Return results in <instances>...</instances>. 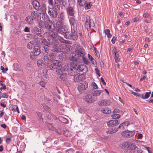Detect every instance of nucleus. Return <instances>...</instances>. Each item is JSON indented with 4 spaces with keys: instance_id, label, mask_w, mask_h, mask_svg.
<instances>
[{
    "instance_id": "nucleus-1",
    "label": "nucleus",
    "mask_w": 153,
    "mask_h": 153,
    "mask_svg": "<svg viewBox=\"0 0 153 153\" xmlns=\"http://www.w3.org/2000/svg\"><path fill=\"white\" fill-rule=\"evenodd\" d=\"M44 25L45 28L49 31L48 34V39L50 42H53V40L54 39L55 40H57L58 35L53 31L55 29V26L53 21L51 20L48 19L44 22Z\"/></svg>"
},
{
    "instance_id": "nucleus-2",
    "label": "nucleus",
    "mask_w": 153,
    "mask_h": 153,
    "mask_svg": "<svg viewBox=\"0 0 153 153\" xmlns=\"http://www.w3.org/2000/svg\"><path fill=\"white\" fill-rule=\"evenodd\" d=\"M53 40V43H52L51 42L49 45H51V47L54 51L51 50L50 52L52 56H56L58 53L59 52H65L67 51L68 49V46L65 44H61L58 45V43L57 42L55 43Z\"/></svg>"
},
{
    "instance_id": "nucleus-3",
    "label": "nucleus",
    "mask_w": 153,
    "mask_h": 153,
    "mask_svg": "<svg viewBox=\"0 0 153 153\" xmlns=\"http://www.w3.org/2000/svg\"><path fill=\"white\" fill-rule=\"evenodd\" d=\"M51 45L49 44L48 45H45L44 47L45 51L47 53L49 54V55H45L43 58L44 62L48 64H50L51 63H52L51 64H53V61H56L52 60L53 58L55 56H52L51 53H50L51 50L54 51L51 47Z\"/></svg>"
},
{
    "instance_id": "nucleus-4",
    "label": "nucleus",
    "mask_w": 153,
    "mask_h": 153,
    "mask_svg": "<svg viewBox=\"0 0 153 153\" xmlns=\"http://www.w3.org/2000/svg\"><path fill=\"white\" fill-rule=\"evenodd\" d=\"M50 69L52 70H56L57 73L60 75L66 72V69L60 64L58 61H53V64H51L49 66Z\"/></svg>"
},
{
    "instance_id": "nucleus-5",
    "label": "nucleus",
    "mask_w": 153,
    "mask_h": 153,
    "mask_svg": "<svg viewBox=\"0 0 153 153\" xmlns=\"http://www.w3.org/2000/svg\"><path fill=\"white\" fill-rule=\"evenodd\" d=\"M85 55L84 50L83 48L79 47L73 52L72 55L70 58V60L72 61H76L81 57H83Z\"/></svg>"
},
{
    "instance_id": "nucleus-6",
    "label": "nucleus",
    "mask_w": 153,
    "mask_h": 153,
    "mask_svg": "<svg viewBox=\"0 0 153 153\" xmlns=\"http://www.w3.org/2000/svg\"><path fill=\"white\" fill-rule=\"evenodd\" d=\"M64 35L65 38L71 40H76L78 38V36L76 31L73 29L71 28V31H69Z\"/></svg>"
},
{
    "instance_id": "nucleus-7",
    "label": "nucleus",
    "mask_w": 153,
    "mask_h": 153,
    "mask_svg": "<svg viewBox=\"0 0 153 153\" xmlns=\"http://www.w3.org/2000/svg\"><path fill=\"white\" fill-rule=\"evenodd\" d=\"M127 153H140L141 150L140 149L135 145L131 143H127Z\"/></svg>"
},
{
    "instance_id": "nucleus-8",
    "label": "nucleus",
    "mask_w": 153,
    "mask_h": 153,
    "mask_svg": "<svg viewBox=\"0 0 153 153\" xmlns=\"http://www.w3.org/2000/svg\"><path fill=\"white\" fill-rule=\"evenodd\" d=\"M70 68H68L67 72L69 75L70 77L71 76L73 77L74 75L76 73V63L73 62H71L70 64Z\"/></svg>"
},
{
    "instance_id": "nucleus-9",
    "label": "nucleus",
    "mask_w": 153,
    "mask_h": 153,
    "mask_svg": "<svg viewBox=\"0 0 153 153\" xmlns=\"http://www.w3.org/2000/svg\"><path fill=\"white\" fill-rule=\"evenodd\" d=\"M61 25H56V29L59 33L64 35L66 34V33L68 32V29L66 26L64 25L61 27Z\"/></svg>"
},
{
    "instance_id": "nucleus-10",
    "label": "nucleus",
    "mask_w": 153,
    "mask_h": 153,
    "mask_svg": "<svg viewBox=\"0 0 153 153\" xmlns=\"http://www.w3.org/2000/svg\"><path fill=\"white\" fill-rule=\"evenodd\" d=\"M87 95L84 97L83 99L86 102L90 103H93L95 101V99L93 97L92 95L91 94V91L88 92H87Z\"/></svg>"
},
{
    "instance_id": "nucleus-11",
    "label": "nucleus",
    "mask_w": 153,
    "mask_h": 153,
    "mask_svg": "<svg viewBox=\"0 0 153 153\" xmlns=\"http://www.w3.org/2000/svg\"><path fill=\"white\" fill-rule=\"evenodd\" d=\"M76 73L82 72V74H85L88 71L87 67L84 65H77L76 64Z\"/></svg>"
},
{
    "instance_id": "nucleus-12",
    "label": "nucleus",
    "mask_w": 153,
    "mask_h": 153,
    "mask_svg": "<svg viewBox=\"0 0 153 153\" xmlns=\"http://www.w3.org/2000/svg\"><path fill=\"white\" fill-rule=\"evenodd\" d=\"M57 10L55 9H53L49 7H48V13L50 16L53 19H55L56 18L58 13Z\"/></svg>"
},
{
    "instance_id": "nucleus-13",
    "label": "nucleus",
    "mask_w": 153,
    "mask_h": 153,
    "mask_svg": "<svg viewBox=\"0 0 153 153\" xmlns=\"http://www.w3.org/2000/svg\"><path fill=\"white\" fill-rule=\"evenodd\" d=\"M88 83L86 82H84L83 83H80L78 85V89L80 93H82L88 87Z\"/></svg>"
},
{
    "instance_id": "nucleus-14",
    "label": "nucleus",
    "mask_w": 153,
    "mask_h": 153,
    "mask_svg": "<svg viewBox=\"0 0 153 153\" xmlns=\"http://www.w3.org/2000/svg\"><path fill=\"white\" fill-rule=\"evenodd\" d=\"M59 75V78L63 81L69 83L71 82V77H70L69 76L67 75L66 72Z\"/></svg>"
},
{
    "instance_id": "nucleus-15",
    "label": "nucleus",
    "mask_w": 153,
    "mask_h": 153,
    "mask_svg": "<svg viewBox=\"0 0 153 153\" xmlns=\"http://www.w3.org/2000/svg\"><path fill=\"white\" fill-rule=\"evenodd\" d=\"M34 38L37 43H41L43 42V37L41 34H35Z\"/></svg>"
},
{
    "instance_id": "nucleus-16",
    "label": "nucleus",
    "mask_w": 153,
    "mask_h": 153,
    "mask_svg": "<svg viewBox=\"0 0 153 153\" xmlns=\"http://www.w3.org/2000/svg\"><path fill=\"white\" fill-rule=\"evenodd\" d=\"M135 134V132L134 131L127 130L121 133V135L125 137H130L133 136Z\"/></svg>"
},
{
    "instance_id": "nucleus-17",
    "label": "nucleus",
    "mask_w": 153,
    "mask_h": 153,
    "mask_svg": "<svg viewBox=\"0 0 153 153\" xmlns=\"http://www.w3.org/2000/svg\"><path fill=\"white\" fill-rule=\"evenodd\" d=\"M59 21L56 23V25H61L62 23L64 22L65 18V15L63 12H61L59 16Z\"/></svg>"
},
{
    "instance_id": "nucleus-18",
    "label": "nucleus",
    "mask_w": 153,
    "mask_h": 153,
    "mask_svg": "<svg viewBox=\"0 0 153 153\" xmlns=\"http://www.w3.org/2000/svg\"><path fill=\"white\" fill-rule=\"evenodd\" d=\"M107 124L109 127H113L118 125L119 124V121L116 120H111L107 122Z\"/></svg>"
},
{
    "instance_id": "nucleus-19",
    "label": "nucleus",
    "mask_w": 153,
    "mask_h": 153,
    "mask_svg": "<svg viewBox=\"0 0 153 153\" xmlns=\"http://www.w3.org/2000/svg\"><path fill=\"white\" fill-rule=\"evenodd\" d=\"M73 78L75 82H78L83 80L82 75V74H80L78 73H76L75 74H74Z\"/></svg>"
},
{
    "instance_id": "nucleus-20",
    "label": "nucleus",
    "mask_w": 153,
    "mask_h": 153,
    "mask_svg": "<svg viewBox=\"0 0 153 153\" xmlns=\"http://www.w3.org/2000/svg\"><path fill=\"white\" fill-rule=\"evenodd\" d=\"M111 103L109 100H103L100 101L98 103L99 105L100 106H107L109 105Z\"/></svg>"
},
{
    "instance_id": "nucleus-21",
    "label": "nucleus",
    "mask_w": 153,
    "mask_h": 153,
    "mask_svg": "<svg viewBox=\"0 0 153 153\" xmlns=\"http://www.w3.org/2000/svg\"><path fill=\"white\" fill-rule=\"evenodd\" d=\"M91 94L93 96V97L96 100V97L99 96L103 91L102 90H92L91 91Z\"/></svg>"
},
{
    "instance_id": "nucleus-22",
    "label": "nucleus",
    "mask_w": 153,
    "mask_h": 153,
    "mask_svg": "<svg viewBox=\"0 0 153 153\" xmlns=\"http://www.w3.org/2000/svg\"><path fill=\"white\" fill-rule=\"evenodd\" d=\"M40 13L41 15V20L40 21L39 25H42L43 23L46 21V20L48 19H49L48 18V16L46 13Z\"/></svg>"
},
{
    "instance_id": "nucleus-23",
    "label": "nucleus",
    "mask_w": 153,
    "mask_h": 153,
    "mask_svg": "<svg viewBox=\"0 0 153 153\" xmlns=\"http://www.w3.org/2000/svg\"><path fill=\"white\" fill-rule=\"evenodd\" d=\"M85 28L87 30L90 29L91 27V19L89 16H87L86 20L85 23Z\"/></svg>"
},
{
    "instance_id": "nucleus-24",
    "label": "nucleus",
    "mask_w": 153,
    "mask_h": 153,
    "mask_svg": "<svg viewBox=\"0 0 153 153\" xmlns=\"http://www.w3.org/2000/svg\"><path fill=\"white\" fill-rule=\"evenodd\" d=\"M62 1L55 0V1L54 7L55 9L57 10H59L60 7L62 5Z\"/></svg>"
},
{
    "instance_id": "nucleus-25",
    "label": "nucleus",
    "mask_w": 153,
    "mask_h": 153,
    "mask_svg": "<svg viewBox=\"0 0 153 153\" xmlns=\"http://www.w3.org/2000/svg\"><path fill=\"white\" fill-rule=\"evenodd\" d=\"M31 16L32 18L36 20H39L41 19V16L39 15V13L37 12L33 11L32 12Z\"/></svg>"
},
{
    "instance_id": "nucleus-26",
    "label": "nucleus",
    "mask_w": 153,
    "mask_h": 153,
    "mask_svg": "<svg viewBox=\"0 0 153 153\" xmlns=\"http://www.w3.org/2000/svg\"><path fill=\"white\" fill-rule=\"evenodd\" d=\"M66 10L67 14L68 15H70L72 16H74V10L72 7L71 6L68 7Z\"/></svg>"
},
{
    "instance_id": "nucleus-27",
    "label": "nucleus",
    "mask_w": 153,
    "mask_h": 153,
    "mask_svg": "<svg viewBox=\"0 0 153 153\" xmlns=\"http://www.w3.org/2000/svg\"><path fill=\"white\" fill-rule=\"evenodd\" d=\"M130 124L129 122L126 121L121 124L118 126V128L121 129H123Z\"/></svg>"
},
{
    "instance_id": "nucleus-28",
    "label": "nucleus",
    "mask_w": 153,
    "mask_h": 153,
    "mask_svg": "<svg viewBox=\"0 0 153 153\" xmlns=\"http://www.w3.org/2000/svg\"><path fill=\"white\" fill-rule=\"evenodd\" d=\"M69 20L71 28H74L76 24V21L73 16L69 17Z\"/></svg>"
},
{
    "instance_id": "nucleus-29",
    "label": "nucleus",
    "mask_w": 153,
    "mask_h": 153,
    "mask_svg": "<svg viewBox=\"0 0 153 153\" xmlns=\"http://www.w3.org/2000/svg\"><path fill=\"white\" fill-rule=\"evenodd\" d=\"M32 53H34V55L36 56L39 54L40 53V51L39 47L38 46H35L33 48V52Z\"/></svg>"
},
{
    "instance_id": "nucleus-30",
    "label": "nucleus",
    "mask_w": 153,
    "mask_h": 153,
    "mask_svg": "<svg viewBox=\"0 0 153 153\" xmlns=\"http://www.w3.org/2000/svg\"><path fill=\"white\" fill-rule=\"evenodd\" d=\"M32 5L37 10L39 9L40 6L39 3L36 0L32 2Z\"/></svg>"
},
{
    "instance_id": "nucleus-31",
    "label": "nucleus",
    "mask_w": 153,
    "mask_h": 153,
    "mask_svg": "<svg viewBox=\"0 0 153 153\" xmlns=\"http://www.w3.org/2000/svg\"><path fill=\"white\" fill-rule=\"evenodd\" d=\"M37 10L41 11L42 12L41 13H46V9L45 5L44 4H42V6L40 5L39 9H38Z\"/></svg>"
},
{
    "instance_id": "nucleus-32",
    "label": "nucleus",
    "mask_w": 153,
    "mask_h": 153,
    "mask_svg": "<svg viewBox=\"0 0 153 153\" xmlns=\"http://www.w3.org/2000/svg\"><path fill=\"white\" fill-rule=\"evenodd\" d=\"M35 44L33 41H30L27 44V48L29 49H32V48L35 47Z\"/></svg>"
},
{
    "instance_id": "nucleus-33",
    "label": "nucleus",
    "mask_w": 153,
    "mask_h": 153,
    "mask_svg": "<svg viewBox=\"0 0 153 153\" xmlns=\"http://www.w3.org/2000/svg\"><path fill=\"white\" fill-rule=\"evenodd\" d=\"M101 111L104 114H110L111 113V111L108 108H104L101 109Z\"/></svg>"
},
{
    "instance_id": "nucleus-34",
    "label": "nucleus",
    "mask_w": 153,
    "mask_h": 153,
    "mask_svg": "<svg viewBox=\"0 0 153 153\" xmlns=\"http://www.w3.org/2000/svg\"><path fill=\"white\" fill-rule=\"evenodd\" d=\"M33 19L30 16L27 17L25 19V21L28 24L30 25L33 24Z\"/></svg>"
},
{
    "instance_id": "nucleus-35",
    "label": "nucleus",
    "mask_w": 153,
    "mask_h": 153,
    "mask_svg": "<svg viewBox=\"0 0 153 153\" xmlns=\"http://www.w3.org/2000/svg\"><path fill=\"white\" fill-rule=\"evenodd\" d=\"M46 116L48 120H51L52 118L55 119L56 118V116L51 113H49L48 114H46Z\"/></svg>"
},
{
    "instance_id": "nucleus-36",
    "label": "nucleus",
    "mask_w": 153,
    "mask_h": 153,
    "mask_svg": "<svg viewBox=\"0 0 153 153\" xmlns=\"http://www.w3.org/2000/svg\"><path fill=\"white\" fill-rule=\"evenodd\" d=\"M119 128L118 127V128H114V129H109L108 131H106V133L108 134H112L116 132V131H118V129Z\"/></svg>"
},
{
    "instance_id": "nucleus-37",
    "label": "nucleus",
    "mask_w": 153,
    "mask_h": 153,
    "mask_svg": "<svg viewBox=\"0 0 153 153\" xmlns=\"http://www.w3.org/2000/svg\"><path fill=\"white\" fill-rule=\"evenodd\" d=\"M113 52L114 54V58L119 57L118 53L117 50L116 48V47H114L113 50Z\"/></svg>"
},
{
    "instance_id": "nucleus-38",
    "label": "nucleus",
    "mask_w": 153,
    "mask_h": 153,
    "mask_svg": "<svg viewBox=\"0 0 153 153\" xmlns=\"http://www.w3.org/2000/svg\"><path fill=\"white\" fill-rule=\"evenodd\" d=\"M58 40L61 42L63 43H65L67 44H69V41L64 39L63 38L61 37H59L58 38Z\"/></svg>"
},
{
    "instance_id": "nucleus-39",
    "label": "nucleus",
    "mask_w": 153,
    "mask_h": 153,
    "mask_svg": "<svg viewBox=\"0 0 153 153\" xmlns=\"http://www.w3.org/2000/svg\"><path fill=\"white\" fill-rule=\"evenodd\" d=\"M59 120L63 123H68V120L67 119L61 116L59 117Z\"/></svg>"
},
{
    "instance_id": "nucleus-40",
    "label": "nucleus",
    "mask_w": 153,
    "mask_h": 153,
    "mask_svg": "<svg viewBox=\"0 0 153 153\" xmlns=\"http://www.w3.org/2000/svg\"><path fill=\"white\" fill-rule=\"evenodd\" d=\"M33 31L35 34H41V30L37 27H34Z\"/></svg>"
},
{
    "instance_id": "nucleus-41",
    "label": "nucleus",
    "mask_w": 153,
    "mask_h": 153,
    "mask_svg": "<svg viewBox=\"0 0 153 153\" xmlns=\"http://www.w3.org/2000/svg\"><path fill=\"white\" fill-rule=\"evenodd\" d=\"M37 65L39 67L42 68L43 66V63L42 60L39 59L37 61Z\"/></svg>"
},
{
    "instance_id": "nucleus-42",
    "label": "nucleus",
    "mask_w": 153,
    "mask_h": 153,
    "mask_svg": "<svg viewBox=\"0 0 153 153\" xmlns=\"http://www.w3.org/2000/svg\"><path fill=\"white\" fill-rule=\"evenodd\" d=\"M85 9H90L92 5L91 3V2L85 3Z\"/></svg>"
},
{
    "instance_id": "nucleus-43",
    "label": "nucleus",
    "mask_w": 153,
    "mask_h": 153,
    "mask_svg": "<svg viewBox=\"0 0 153 153\" xmlns=\"http://www.w3.org/2000/svg\"><path fill=\"white\" fill-rule=\"evenodd\" d=\"M46 124L49 129L52 130H54V128L52 124L49 123H47Z\"/></svg>"
},
{
    "instance_id": "nucleus-44",
    "label": "nucleus",
    "mask_w": 153,
    "mask_h": 153,
    "mask_svg": "<svg viewBox=\"0 0 153 153\" xmlns=\"http://www.w3.org/2000/svg\"><path fill=\"white\" fill-rule=\"evenodd\" d=\"M110 32V30L109 29H106L105 30V33L108 37H110L111 36V34Z\"/></svg>"
},
{
    "instance_id": "nucleus-45",
    "label": "nucleus",
    "mask_w": 153,
    "mask_h": 153,
    "mask_svg": "<svg viewBox=\"0 0 153 153\" xmlns=\"http://www.w3.org/2000/svg\"><path fill=\"white\" fill-rule=\"evenodd\" d=\"M111 117L114 119H118L120 117V115L118 114H114L111 115Z\"/></svg>"
},
{
    "instance_id": "nucleus-46",
    "label": "nucleus",
    "mask_w": 153,
    "mask_h": 153,
    "mask_svg": "<svg viewBox=\"0 0 153 153\" xmlns=\"http://www.w3.org/2000/svg\"><path fill=\"white\" fill-rule=\"evenodd\" d=\"M79 5L81 6H82L84 4H85V1L84 0H77Z\"/></svg>"
},
{
    "instance_id": "nucleus-47",
    "label": "nucleus",
    "mask_w": 153,
    "mask_h": 153,
    "mask_svg": "<svg viewBox=\"0 0 153 153\" xmlns=\"http://www.w3.org/2000/svg\"><path fill=\"white\" fill-rule=\"evenodd\" d=\"M151 93V91H149V92H147L145 93V95L144 96V98L145 99H148L149 96L150 95Z\"/></svg>"
},
{
    "instance_id": "nucleus-48",
    "label": "nucleus",
    "mask_w": 153,
    "mask_h": 153,
    "mask_svg": "<svg viewBox=\"0 0 153 153\" xmlns=\"http://www.w3.org/2000/svg\"><path fill=\"white\" fill-rule=\"evenodd\" d=\"M42 106L44 108V109L46 111H50V108H49V107H48V106H47V105H46L45 104H43V105H42Z\"/></svg>"
},
{
    "instance_id": "nucleus-49",
    "label": "nucleus",
    "mask_w": 153,
    "mask_h": 153,
    "mask_svg": "<svg viewBox=\"0 0 153 153\" xmlns=\"http://www.w3.org/2000/svg\"><path fill=\"white\" fill-rule=\"evenodd\" d=\"M30 57L32 60H34L35 58V56L36 55H34V53H31L30 54Z\"/></svg>"
},
{
    "instance_id": "nucleus-50",
    "label": "nucleus",
    "mask_w": 153,
    "mask_h": 153,
    "mask_svg": "<svg viewBox=\"0 0 153 153\" xmlns=\"http://www.w3.org/2000/svg\"><path fill=\"white\" fill-rule=\"evenodd\" d=\"M8 96L7 95L6 93H4L2 94V95H1L0 96V98H8Z\"/></svg>"
},
{
    "instance_id": "nucleus-51",
    "label": "nucleus",
    "mask_w": 153,
    "mask_h": 153,
    "mask_svg": "<svg viewBox=\"0 0 153 153\" xmlns=\"http://www.w3.org/2000/svg\"><path fill=\"white\" fill-rule=\"evenodd\" d=\"M13 108L14 110V111H16L18 113H19V111L18 109V107L17 105H14V106H13Z\"/></svg>"
},
{
    "instance_id": "nucleus-52",
    "label": "nucleus",
    "mask_w": 153,
    "mask_h": 153,
    "mask_svg": "<svg viewBox=\"0 0 153 153\" xmlns=\"http://www.w3.org/2000/svg\"><path fill=\"white\" fill-rule=\"evenodd\" d=\"M92 86L95 89H97L98 87L97 85L95 82H93L92 83Z\"/></svg>"
},
{
    "instance_id": "nucleus-53",
    "label": "nucleus",
    "mask_w": 153,
    "mask_h": 153,
    "mask_svg": "<svg viewBox=\"0 0 153 153\" xmlns=\"http://www.w3.org/2000/svg\"><path fill=\"white\" fill-rule=\"evenodd\" d=\"M82 57L83 61L86 64H88V60L87 58L83 56Z\"/></svg>"
},
{
    "instance_id": "nucleus-54",
    "label": "nucleus",
    "mask_w": 153,
    "mask_h": 153,
    "mask_svg": "<svg viewBox=\"0 0 153 153\" xmlns=\"http://www.w3.org/2000/svg\"><path fill=\"white\" fill-rule=\"evenodd\" d=\"M68 130L64 131L63 133L64 135L66 137L69 136L70 134H68Z\"/></svg>"
},
{
    "instance_id": "nucleus-55",
    "label": "nucleus",
    "mask_w": 153,
    "mask_h": 153,
    "mask_svg": "<svg viewBox=\"0 0 153 153\" xmlns=\"http://www.w3.org/2000/svg\"><path fill=\"white\" fill-rule=\"evenodd\" d=\"M39 84L42 86L44 87L45 86V83L43 81H41L39 82Z\"/></svg>"
},
{
    "instance_id": "nucleus-56",
    "label": "nucleus",
    "mask_w": 153,
    "mask_h": 153,
    "mask_svg": "<svg viewBox=\"0 0 153 153\" xmlns=\"http://www.w3.org/2000/svg\"><path fill=\"white\" fill-rule=\"evenodd\" d=\"M24 31L26 32H30V28H28L27 27H26L24 29Z\"/></svg>"
},
{
    "instance_id": "nucleus-57",
    "label": "nucleus",
    "mask_w": 153,
    "mask_h": 153,
    "mask_svg": "<svg viewBox=\"0 0 153 153\" xmlns=\"http://www.w3.org/2000/svg\"><path fill=\"white\" fill-rule=\"evenodd\" d=\"M120 112V110L118 109L115 108L114 109V111H112L113 113H119Z\"/></svg>"
},
{
    "instance_id": "nucleus-58",
    "label": "nucleus",
    "mask_w": 153,
    "mask_h": 153,
    "mask_svg": "<svg viewBox=\"0 0 153 153\" xmlns=\"http://www.w3.org/2000/svg\"><path fill=\"white\" fill-rule=\"evenodd\" d=\"M139 18L138 17H136L133 19V22H136L139 20Z\"/></svg>"
},
{
    "instance_id": "nucleus-59",
    "label": "nucleus",
    "mask_w": 153,
    "mask_h": 153,
    "mask_svg": "<svg viewBox=\"0 0 153 153\" xmlns=\"http://www.w3.org/2000/svg\"><path fill=\"white\" fill-rule=\"evenodd\" d=\"M117 37L114 36L111 39V42L113 44L114 43L116 40Z\"/></svg>"
},
{
    "instance_id": "nucleus-60",
    "label": "nucleus",
    "mask_w": 153,
    "mask_h": 153,
    "mask_svg": "<svg viewBox=\"0 0 153 153\" xmlns=\"http://www.w3.org/2000/svg\"><path fill=\"white\" fill-rule=\"evenodd\" d=\"M131 93L133 94V95H134V96H140V94H138V93H136V92H134L133 91H131Z\"/></svg>"
},
{
    "instance_id": "nucleus-61",
    "label": "nucleus",
    "mask_w": 153,
    "mask_h": 153,
    "mask_svg": "<svg viewBox=\"0 0 153 153\" xmlns=\"http://www.w3.org/2000/svg\"><path fill=\"white\" fill-rule=\"evenodd\" d=\"M149 14L147 13H146L143 15V17L144 18H147L148 17Z\"/></svg>"
},
{
    "instance_id": "nucleus-62",
    "label": "nucleus",
    "mask_w": 153,
    "mask_h": 153,
    "mask_svg": "<svg viewBox=\"0 0 153 153\" xmlns=\"http://www.w3.org/2000/svg\"><path fill=\"white\" fill-rule=\"evenodd\" d=\"M48 3L50 4L51 5H53V2L52 0H48Z\"/></svg>"
},
{
    "instance_id": "nucleus-63",
    "label": "nucleus",
    "mask_w": 153,
    "mask_h": 153,
    "mask_svg": "<svg viewBox=\"0 0 153 153\" xmlns=\"http://www.w3.org/2000/svg\"><path fill=\"white\" fill-rule=\"evenodd\" d=\"M143 136V135L141 134H139L137 136V139H140Z\"/></svg>"
},
{
    "instance_id": "nucleus-64",
    "label": "nucleus",
    "mask_w": 153,
    "mask_h": 153,
    "mask_svg": "<svg viewBox=\"0 0 153 153\" xmlns=\"http://www.w3.org/2000/svg\"><path fill=\"white\" fill-rule=\"evenodd\" d=\"M90 60L91 62L94 65L96 64V62L94 58Z\"/></svg>"
}]
</instances>
